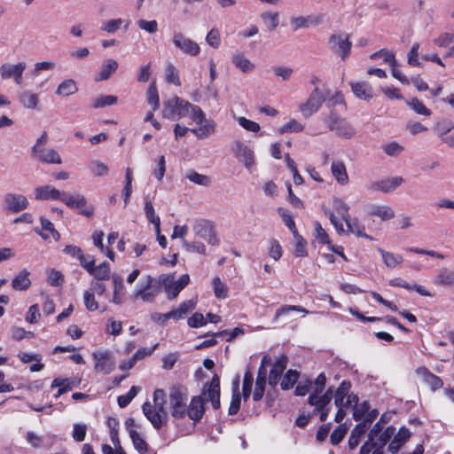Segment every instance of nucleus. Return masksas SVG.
Masks as SVG:
<instances>
[{"instance_id":"1","label":"nucleus","mask_w":454,"mask_h":454,"mask_svg":"<svg viewBox=\"0 0 454 454\" xmlns=\"http://www.w3.org/2000/svg\"><path fill=\"white\" fill-rule=\"evenodd\" d=\"M202 395L204 397L194 396L186 410V414L194 422L200 420L203 417L204 399L210 401L215 410L220 408V380L217 376L213 377L207 389H204Z\"/></svg>"},{"instance_id":"2","label":"nucleus","mask_w":454,"mask_h":454,"mask_svg":"<svg viewBox=\"0 0 454 454\" xmlns=\"http://www.w3.org/2000/svg\"><path fill=\"white\" fill-rule=\"evenodd\" d=\"M189 107V116L199 128L191 129L190 131L199 139L207 138L215 132V122L213 120H207L203 110L197 105H185Z\"/></svg>"},{"instance_id":"3","label":"nucleus","mask_w":454,"mask_h":454,"mask_svg":"<svg viewBox=\"0 0 454 454\" xmlns=\"http://www.w3.org/2000/svg\"><path fill=\"white\" fill-rule=\"evenodd\" d=\"M325 215L329 217L331 223L334 226L339 234L352 233L357 237L372 239L371 236L365 233L364 225L358 220V218H351L350 216L347 218L345 221L347 230H345L343 224L339 222L334 213L331 212V210H325Z\"/></svg>"},{"instance_id":"4","label":"nucleus","mask_w":454,"mask_h":454,"mask_svg":"<svg viewBox=\"0 0 454 454\" xmlns=\"http://www.w3.org/2000/svg\"><path fill=\"white\" fill-rule=\"evenodd\" d=\"M187 100H184L177 96L167 100L163 104L162 116L166 119L177 121L184 118L189 114V107L185 105H191Z\"/></svg>"},{"instance_id":"5","label":"nucleus","mask_w":454,"mask_h":454,"mask_svg":"<svg viewBox=\"0 0 454 454\" xmlns=\"http://www.w3.org/2000/svg\"><path fill=\"white\" fill-rule=\"evenodd\" d=\"M187 391L181 386H174L169 392V405L172 417L184 419L186 415Z\"/></svg>"},{"instance_id":"6","label":"nucleus","mask_w":454,"mask_h":454,"mask_svg":"<svg viewBox=\"0 0 454 454\" xmlns=\"http://www.w3.org/2000/svg\"><path fill=\"white\" fill-rule=\"evenodd\" d=\"M189 282L190 277L188 274L182 275L177 280L175 279L173 275L163 274L159 278V283L163 286L169 300L176 298L181 290H183Z\"/></svg>"},{"instance_id":"7","label":"nucleus","mask_w":454,"mask_h":454,"mask_svg":"<svg viewBox=\"0 0 454 454\" xmlns=\"http://www.w3.org/2000/svg\"><path fill=\"white\" fill-rule=\"evenodd\" d=\"M324 121L327 125L331 131L335 132L339 137L344 138H351L356 130L345 119L340 118L334 113H331L327 117L325 118Z\"/></svg>"},{"instance_id":"8","label":"nucleus","mask_w":454,"mask_h":454,"mask_svg":"<svg viewBox=\"0 0 454 454\" xmlns=\"http://www.w3.org/2000/svg\"><path fill=\"white\" fill-rule=\"evenodd\" d=\"M325 100V95L318 87H316L307 100L300 104L299 110L302 116L308 119L320 109Z\"/></svg>"},{"instance_id":"9","label":"nucleus","mask_w":454,"mask_h":454,"mask_svg":"<svg viewBox=\"0 0 454 454\" xmlns=\"http://www.w3.org/2000/svg\"><path fill=\"white\" fill-rule=\"evenodd\" d=\"M27 68L25 61L18 63H4L0 66V76L3 80L12 79L16 85L23 82V74Z\"/></svg>"},{"instance_id":"10","label":"nucleus","mask_w":454,"mask_h":454,"mask_svg":"<svg viewBox=\"0 0 454 454\" xmlns=\"http://www.w3.org/2000/svg\"><path fill=\"white\" fill-rule=\"evenodd\" d=\"M27 198L20 193L7 192L3 197V209L6 212L17 214L27 208Z\"/></svg>"},{"instance_id":"11","label":"nucleus","mask_w":454,"mask_h":454,"mask_svg":"<svg viewBox=\"0 0 454 454\" xmlns=\"http://www.w3.org/2000/svg\"><path fill=\"white\" fill-rule=\"evenodd\" d=\"M395 430V428L390 426L380 433L376 438L367 439L360 448L359 454H370L373 448L384 450L385 445L393 436Z\"/></svg>"},{"instance_id":"12","label":"nucleus","mask_w":454,"mask_h":454,"mask_svg":"<svg viewBox=\"0 0 454 454\" xmlns=\"http://www.w3.org/2000/svg\"><path fill=\"white\" fill-rule=\"evenodd\" d=\"M172 42L176 49L190 57H197L200 52V45L181 32L173 35Z\"/></svg>"},{"instance_id":"13","label":"nucleus","mask_w":454,"mask_h":454,"mask_svg":"<svg viewBox=\"0 0 454 454\" xmlns=\"http://www.w3.org/2000/svg\"><path fill=\"white\" fill-rule=\"evenodd\" d=\"M193 231L198 237L206 240L209 245H219V239L211 222L202 219L196 221L193 225Z\"/></svg>"},{"instance_id":"14","label":"nucleus","mask_w":454,"mask_h":454,"mask_svg":"<svg viewBox=\"0 0 454 454\" xmlns=\"http://www.w3.org/2000/svg\"><path fill=\"white\" fill-rule=\"evenodd\" d=\"M329 45L332 51L339 54L344 61L349 55L352 43L346 34H333L329 37Z\"/></svg>"},{"instance_id":"15","label":"nucleus","mask_w":454,"mask_h":454,"mask_svg":"<svg viewBox=\"0 0 454 454\" xmlns=\"http://www.w3.org/2000/svg\"><path fill=\"white\" fill-rule=\"evenodd\" d=\"M94 369L98 372L109 374L115 365L114 357L109 350H98L92 354Z\"/></svg>"},{"instance_id":"16","label":"nucleus","mask_w":454,"mask_h":454,"mask_svg":"<svg viewBox=\"0 0 454 454\" xmlns=\"http://www.w3.org/2000/svg\"><path fill=\"white\" fill-rule=\"evenodd\" d=\"M233 152L239 161H241L247 169H251L254 164V155L252 149L241 141L234 143Z\"/></svg>"},{"instance_id":"17","label":"nucleus","mask_w":454,"mask_h":454,"mask_svg":"<svg viewBox=\"0 0 454 454\" xmlns=\"http://www.w3.org/2000/svg\"><path fill=\"white\" fill-rule=\"evenodd\" d=\"M55 435H48L44 438L43 435L38 434L34 431L26 433V442L34 449H45L50 450L54 443Z\"/></svg>"},{"instance_id":"18","label":"nucleus","mask_w":454,"mask_h":454,"mask_svg":"<svg viewBox=\"0 0 454 454\" xmlns=\"http://www.w3.org/2000/svg\"><path fill=\"white\" fill-rule=\"evenodd\" d=\"M143 413L152 423L155 429H160L168 421V416L160 414L149 402H145L142 406Z\"/></svg>"},{"instance_id":"19","label":"nucleus","mask_w":454,"mask_h":454,"mask_svg":"<svg viewBox=\"0 0 454 454\" xmlns=\"http://www.w3.org/2000/svg\"><path fill=\"white\" fill-rule=\"evenodd\" d=\"M416 374L419 380L427 385L431 390L435 391L442 387V380L434 373H432L427 367L420 366L416 370Z\"/></svg>"},{"instance_id":"20","label":"nucleus","mask_w":454,"mask_h":454,"mask_svg":"<svg viewBox=\"0 0 454 454\" xmlns=\"http://www.w3.org/2000/svg\"><path fill=\"white\" fill-rule=\"evenodd\" d=\"M32 155L40 162L45 164H61L62 159L59 153L51 147H44L37 152L32 153Z\"/></svg>"},{"instance_id":"21","label":"nucleus","mask_w":454,"mask_h":454,"mask_svg":"<svg viewBox=\"0 0 454 454\" xmlns=\"http://www.w3.org/2000/svg\"><path fill=\"white\" fill-rule=\"evenodd\" d=\"M403 183V178L402 176H394L372 184L370 185V189L372 191H380L384 193H388L395 191Z\"/></svg>"},{"instance_id":"22","label":"nucleus","mask_w":454,"mask_h":454,"mask_svg":"<svg viewBox=\"0 0 454 454\" xmlns=\"http://www.w3.org/2000/svg\"><path fill=\"white\" fill-rule=\"evenodd\" d=\"M432 282L438 287H454V270L447 267L441 268Z\"/></svg>"},{"instance_id":"23","label":"nucleus","mask_w":454,"mask_h":454,"mask_svg":"<svg viewBox=\"0 0 454 454\" xmlns=\"http://www.w3.org/2000/svg\"><path fill=\"white\" fill-rule=\"evenodd\" d=\"M35 197L38 200H60L63 192L51 185L38 186L34 191Z\"/></svg>"},{"instance_id":"24","label":"nucleus","mask_w":454,"mask_h":454,"mask_svg":"<svg viewBox=\"0 0 454 454\" xmlns=\"http://www.w3.org/2000/svg\"><path fill=\"white\" fill-rule=\"evenodd\" d=\"M318 395L319 394H311L309 396L308 402L311 406H314V411L330 408L329 404L333 398L332 389L328 388L322 395Z\"/></svg>"},{"instance_id":"25","label":"nucleus","mask_w":454,"mask_h":454,"mask_svg":"<svg viewBox=\"0 0 454 454\" xmlns=\"http://www.w3.org/2000/svg\"><path fill=\"white\" fill-rule=\"evenodd\" d=\"M287 364V357L286 356H281L277 359V361L273 364L271 370L269 374V384L271 387H276L284 371L286 368Z\"/></svg>"},{"instance_id":"26","label":"nucleus","mask_w":454,"mask_h":454,"mask_svg":"<svg viewBox=\"0 0 454 454\" xmlns=\"http://www.w3.org/2000/svg\"><path fill=\"white\" fill-rule=\"evenodd\" d=\"M234 67L244 74L252 73L255 69V64L247 59L241 51H236L231 56Z\"/></svg>"},{"instance_id":"27","label":"nucleus","mask_w":454,"mask_h":454,"mask_svg":"<svg viewBox=\"0 0 454 454\" xmlns=\"http://www.w3.org/2000/svg\"><path fill=\"white\" fill-rule=\"evenodd\" d=\"M322 21V17H313V16H296L292 17L290 19V25L294 31H297L301 28H307L310 25L317 26L320 24Z\"/></svg>"},{"instance_id":"28","label":"nucleus","mask_w":454,"mask_h":454,"mask_svg":"<svg viewBox=\"0 0 454 454\" xmlns=\"http://www.w3.org/2000/svg\"><path fill=\"white\" fill-rule=\"evenodd\" d=\"M352 92L360 99L369 100L373 97L372 86L366 82H350Z\"/></svg>"},{"instance_id":"29","label":"nucleus","mask_w":454,"mask_h":454,"mask_svg":"<svg viewBox=\"0 0 454 454\" xmlns=\"http://www.w3.org/2000/svg\"><path fill=\"white\" fill-rule=\"evenodd\" d=\"M410 430L405 427H402L388 444V450L391 453H396L401 449V447L410 439Z\"/></svg>"},{"instance_id":"30","label":"nucleus","mask_w":454,"mask_h":454,"mask_svg":"<svg viewBox=\"0 0 454 454\" xmlns=\"http://www.w3.org/2000/svg\"><path fill=\"white\" fill-rule=\"evenodd\" d=\"M119 67L118 62L114 59H106L102 67L98 73V74L95 76L96 82H101L106 81L110 78V76L117 70Z\"/></svg>"},{"instance_id":"31","label":"nucleus","mask_w":454,"mask_h":454,"mask_svg":"<svg viewBox=\"0 0 454 454\" xmlns=\"http://www.w3.org/2000/svg\"><path fill=\"white\" fill-rule=\"evenodd\" d=\"M18 98L20 105L26 109H35L39 104L38 94L30 90L21 91Z\"/></svg>"},{"instance_id":"32","label":"nucleus","mask_w":454,"mask_h":454,"mask_svg":"<svg viewBox=\"0 0 454 454\" xmlns=\"http://www.w3.org/2000/svg\"><path fill=\"white\" fill-rule=\"evenodd\" d=\"M29 275L30 273L27 270H21L12 280V287L16 291L27 290L31 286Z\"/></svg>"},{"instance_id":"33","label":"nucleus","mask_w":454,"mask_h":454,"mask_svg":"<svg viewBox=\"0 0 454 454\" xmlns=\"http://www.w3.org/2000/svg\"><path fill=\"white\" fill-rule=\"evenodd\" d=\"M331 171L337 183L340 185H345L348 183V176L347 173L346 166L342 161H333Z\"/></svg>"},{"instance_id":"34","label":"nucleus","mask_w":454,"mask_h":454,"mask_svg":"<svg viewBox=\"0 0 454 454\" xmlns=\"http://www.w3.org/2000/svg\"><path fill=\"white\" fill-rule=\"evenodd\" d=\"M89 274L97 281L107 280L111 277L110 264L106 262H104L98 266L94 264L89 271Z\"/></svg>"},{"instance_id":"35","label":"nucleus","mask_w":454,"mask_h":454,"mask_svg":"<svg viewBox=\"0 0 454 454\" xmlns=\"http://www.w3.org/2000/svg\"><path fill=\"white\" fill-rule=\"evenodd\" d=\"M368 212L371 215L378 216L382 221H387L395 217V211L387 205H371Z\"/></svg>"},{"instance_id":"36","label":"nucleus","mask_w":454,"mask_h":454,"mask_svg":"<svg viewBox=\"0 0 454 454\" xmlns=\"http://www.w3.org/2000/svg\"><path fill=\"white\" fill-rule=\"evenodd\" d=\"M112 282L114 286L112 302L114 304H121L125 294L123 280L120 276L114 274L112 276Z\"/></svg>"},{"instance_id":"37","label":"nucleus","mask_w":454,"mask_h":454,"mask_svg":"<svg viewBox=\"0 0 454 454\" xmlns=\"http://www.w3.org/2000/svg\"><path fill=\"white\" fill-rule=\"evenodd\" d=\"M197 301L193 299L182 302L176 309L170 310L172 318L179 320L184 318L188 313L193 310L196 307Z\"/></svg>"},{"instance_id":"38","label":"nucleus","mask_w":454,"mask_h":454,"mask_svg":"<svg viewBox=\"0 0 454 454\" xmlns=\"http://www.w3.org/2000/svg\"><path fill=\"white\" fill-rule=\"evenodd\" d=\"M60 200L71 208H81L86 205V200L81 194H67L63 192Z\"/></svg>"},{"instance_id":"39","label":"nucleus","mask_w":454,"mask_h":454,"mask_svg":"<svg viewBox=\"0 0 454 454\" xmlns=\"http://www.w3.org/2000/svg\"><path fill=\"white\" fill-rule=\"evenodd\" d=\"M351 388V383L348 380H343L340 386L338 387L337 390L335 391L334 395V404L335 406H344L345 402L347 399V395Z\"/></svg>"},{"instance_id":"40","label":"nucleus","mask_w":454,"mask_h":454,"mask_svg":"<svg viewBox=\"0 0 454 454\" xmlns=\"http://www.w3.org/2000/svg\"><path fill=\"white\" fill-rule=\"evenodd\" d=\"M267 382V376H264L263 372H258L255 386L253 392V400L258 402L263 397Z\"/></svg>"},{"instance_id":"41","label":"nucleus","mask_w":454,"mask_h":454,"mask_svg":"<svg viewBox=\"0 0 454 454\" xmlns=\"http://www.w3.org/2000/svg\"><path fill=\"white\" fill-rule=\"evenodd\" d=\"M78 90L76 82L73 79L64 80L56 90V94L61 97L74 95Z\"/></svg>"},{"instance_id":"42","label":"nucleus","mask_w":454,"mask_h":454,"mask_svg":"<svg viewBox=\"0 0 454 454\" xmlns=\"http://www.w3.org/2000/svg\"><path fill=\"white\" fill-rule=\"evenodd\" d=\"M379 252L382 257L383 262L388 268H395L400 265L403 261V255L401 254L387 252L381 248L379 249Z\"/></svg>"},{"instance_id":"43","label":"nucleus","mask_w":454,"mask_h":454,"mask_svg":"<svg viewBox=\"0 0 454 454\" xmlns=\"http://www.w3.org/2000/svg\"><path fill=\"white\" fill-rule=\"evenodd\" d=\"M156 282L155 278L151 277L150 275L145 276L143 278L139 283L137 285L132 297L133 299H137L141 294H143L145 291L150 290L153 288V284Z\"/></svg>"},{"instance_id":"44","label":"nucleus","mask_w":454,"mask_h":454,"mask_svg":"<svg viewBox=\"0 0 454 454\" xmlns=\"http://www.w3.org/2000/svg\"><path fill=\"white\" fill-rule=\"evenodd\" d=\"M153 407L161 415L168 416L166 409V395L164 390L156 389L153 393Z\"/></svg>"},{"instance_id":"45","label":"nucleus","mask_w":454,"mask_h":454,"mask_svg":"<svg viewBox=\"0 0 454 454\" xmlns=\"http://www.w3.org/2000/svg\"><path fill=\"white\" fill-rule=\"evenodd\" d=\"M366 431L364 424H357L352 429L349 439H348V447L351 450L356 449L361 440V437L364 434Z\"/></svg>"},{"instance_id":"46","label":"nucleus","mask_w":454,"mask_h":454,"mask_svg":"<svg viewBox=\"0 0 454 454\" xmlns=\"http://www.w3.org/2000/svg\"><path fill=\"white\" fill-rule=\"evenodd\" d=\"M145 214L149 222L154 225L156 234L160 232V219L156 215L153 203L151 200H145Z\"/></svg>"},{"instance_id":"47","label":"nucleus","mask_w":454,"mask_h":454,"mask_svg":"<svg viewBox=\"0 0 454 454\" xmlns=\"http://www.w3.org/2000/svg\"><path fill=\"white\" fill-rule=\"evenodd\" d=\"M292 311L302 313L303 317L309 313L308 309L299 305H284L280 307L278 309H277L273 320L276 322L278 320L280 317L286 316Z\"/></svg>"},{"instance_id":"48","label":"nucleus","mask_w":454,"mask_h":454,"mask_svg":"<svg viewBox=\"0 0 454 454\" xmlns=\"http://www.w3.org/2000/svg\"><path fill=\"white\" fill-rule=\"evenodd\" d=\"M89 170L90 172L97 177L99 176H106L109 173V168L108 166L104 163L103 161H100L98 160H91L89 163Z\"/></svg>"},{"instance_id":"49","label":"nucleus","mask_w":454,"mask_h":454,"mask_svg":"<svg viewBox=\"0 0 454 454\" xmlns=\"http://www.w3.org/2000/svg\"><path fill=\"white\" fill-rule=\"evenodd\" d=\"M185 176L193 184L202 186H209L211 184V179L209 176L198 173L193 169H189L186 171Z\"/></svg>"},{"instance_id":"50","label":"nucleus","mask_w":454,"mask_h":454,"mask_svg":"<svg viewBox=\"0 0 454 454\" xmlns=\"http://www.w3.org/2000/svg\"><path fill=\"white\" fill-rule=\"evenodd\" d=\"M260 18L270 31L274 30L279 24L278 12H264L260 14Z\"/></svg>"},{"instance_id":"51","label":"nucleus","mask_w":454,"mask_h":454,"mask_svg":"<svg viewBox=\"0 0 454 454\" xmlns=\"http://www.w3.org/2000/svg\"><path fill=\"white\" fill-rule=\"evenodd\" d=\"M333 207L334 211L333 213L337 214L341 217V219L345 222L349 215V207L347 203H345L342 200L335 198L333 200Z\"/></svg>"},{"instance_id":"52","label":"nucleus","mask_w":454,"mask_h":454,"mask_svg":"<svg viewBox=\"0 0 454 454\" xmlns=\"http://www.w3.org/2000/svg\"><path fill=\"white\" fill-rule=\"evenodd\" d=\"M129 436L132 440L135 449L141 454H145L148 450V445L140 436L139 433L134 429L129 430Z\"/></svg>"},{"instance_id":"53","label":"nucleus","mask_w":454,"mask_h":454,"mask_svg":"<svg viewBox=\"0 0 454 454\" xmlns=\"http://www.w3.org/2000/svg\"><path fill=\"white\" fill-rule=\"evenodd\" d=\"M381 58L383 62L389 66H397L395 53L389 50L382 49L371 55L372 59Z\"/></svg>"},{"instance_id":"54","label":"nucleus","mask_w":454,"mask_h":454,"mask_svg":"<svg viewBox=\"0 0 454 454\" xmlns=\"http://www.w3.org/2000/svg\"><path fill=\"white\" fill-rule=\"evenodd\" d=\"M299 373L295 370H288L280 383L281 388L287 390L292 388L298 380Z\"/></svg>"},{"instance_id":"55","label":"nucleus","mask_w":454,"mask_h":454,"mask_svg":"<svg viewBox=\"0 0 454 454\" xmlns=\"http://www.w3.org/2000/svg\"><path fill=\"white\" fill-rule=\"evenodd\" d=\"M147 101L153 106V111L159 108L160 99L155 82H153L147 90Z\"/></svg>"},{"instance_id":"56","label":"nucleus","mask_w":454,"mask_h":454,"mask_svg":"<svg viewBox=\"0 0 454 454\" xmlns=\"http://www.w3.org/2000/svg\"><path fill=\"white\" fill-rule=\"evenodd\" d=\"M74 387V382L70 379H55L51 382V387H59L58 395H60Z\"/></svg>"},{"instance_id":"57","label":"nucleus","mask_w":454,"mask_h":454,"mask_svg":"<svg viewBox=\"0 0 454 454\" xmlns=\"http://www.w3.org/2000/svg\"><path fill=\"white\" fill-rule=\"evenodd\" d=\"M117 102V97L112 95H101L93 99L91 106L93 108H101L106 106L114 105Z\"/></svg>"},{"instance_id":"58","label":"nucleus","mask_w":454,"mask_h":454,"mask_svg":"<svg viewBox=\"0 0 454 454\" xmlns=\"http://www.w3.org/2000/svg\"><path fill=\"white\" fill-rule=\"evenodd\" d=\"M165 74H166V81L168 83L174 84L176 86L181 85L178 70L176 68V67L173 64L169 63L166 67Z\"/></svg>"},{"instance_id":"59","label":"nucleus","mask_w":454,"mask_h":454,"mask_svg":"<svg viewBox=\"0 0 454 454\" xmlns=\"http://www.w3.org/2000/svg\"><path fill=\"white\" fill-rule=\"evenodd\" d=\"M132 193V170L128 168L125 172V184L122 191L125 206L129 203Z\"/></svg>"},{"instance_id":"60","label":"nucleus","mask_w":454,"mask_h":454,"mask_svg":"<svg viewBox=\"0 0 454 454\" xmlns=\"http://www.w3.org/2000/svg\"><path fill=\"white\" fill-rule=\"evenodd\" d=\"M253 382L254 376L252 372L249 371L246 372L244 374L242 384V395L245 401H247L251 395Z\"/></svg>"},{"instance_id":"61","label":"nucleus","mask_w":454,"mask_h":454,"mask_svg":"<svg viewBox=\"0 0 454 454\" xmlns=\"http://www.w3.org/2000/svg\"><path fill=\"white\" fill-rule=\"evenodd\" d=\"M304 129V126L295 119L290 120L288 122L284 124L278 130L280 134L301 132Z\"/></svg>"},{"instance_id":"62","label":"nucleus","mask_w":454,"mask_h":454,"mask_svg":"<svg viewBox=\"0 0 454 454\" xmlns=\"http://www.w3.org/2000/svg\"><path fill=\"white\" fill-rule=\"evenodd\" d=\"M183 247H184V249L187 252L206 254V247L202 242H200V241L188 242L187 240L183 239Z\"/></svg>"},{"instance_id":"63","label":"nucleus","mask_w":454,"mask_h":454,"mask_svg":"<svg viewBox=\"0 0 454 454\" xmlns=\"http://www.w3.org/2000/svg\"><path fill=\"white\" fill-rule=\"evenodd\" d=\"M407 105L418 114L426 116H429L431 114V110L426 107V106L418 98H412L407 101Z\"/></svg>"},{"instance_id":"64","label":"nucleus","mask_w":454,"mask_h":454,"mask_svg":"<svg viewBox=\"0 0 454 454\" xmlns=\"http://www.w3.org/2000/svg\"><path fill=\"white\" fill-rule=\"evenodd\" d=\"M83 301L86 309L89 311H95L99 308L98 303L95 299V294L92 290L84 291Z\"/></svg>"}]
</instances>
